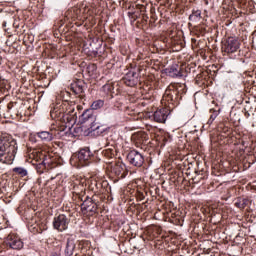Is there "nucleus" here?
Here are the masks:
<instances>
[{"mask_svg": "<svg viewBox=\"0 0 256 256\" xmlns=\"http://www.w3.org/2000/svg\"><path fill=\"white\" fill-rule=\"evenodd\" d=\"M17 140L11 136L0 137V163L3 165H13L17 155Z\"/></svg>", "mask_w": 256, "mask_h": 256, "instance_id": "1", "label": "nucleus"}, {"mask_svg": "<svg viewBox=\"0 0 256 256\" xmlns=\"http://www.w3.org/2000/svg\"><path fill=\"white\" fill-rule=\"evenodd\" d=\"M65 107V104H56L53 110L50 111L51 117H54L55 119H63V121H67V123L75 121V115L70 114L73 113V110L65 113Z\"/></svg>", "mask_w": 256, "mask_h": 256, "instance_id": "2", "label": "nucleus"}, {"mask_svg": "<svg viewBox=\"0 0 256 256\" xmlns=\"http://www.w3.org/2000/svg\"><path fill=\"white\" fill-rule=\"evenodd\" d=\"M127 161L133 167H138L139 168V167H143V164L145 163V157L139 151L131 150L127 154Z\"/></svg>", "mask_w": 256, "mask_h": 256, "instance_id": "3", "label": "nucleus"}, {"mask_svg": "<svg viewBox=\"0 0 256 256\" xmlns=\"http://www.w3.org/2000/svg\"><path fill=\"white\" fill-rule=\"evenodd\" d=\"M241 47V42L235 37H229L222 45L224 53H237Z\"/></svg>", "mask_w": 256, "mask_h": 256, "instance_id": "4", "label": "nucleus"}, {"mask_svg": "<svg viewBox=\"0 0 256 256\" xmlns=\"http://www.w3.org/2000/svg\"><path fill=\"white\" fill-rule=\"evenodd\" d=\"M72 159L78 163L79 167H85L91 159V150L89 148H83Z\"/></svg>", "mask_w": 256, "mask_h": 256, "instance_id": "5", "label": "nucleus"}, {"mask_svg": "<svg viewBox=\"0 0 256 256\" xmlns=\"http://www.w3.org/2000/svg\"><path fill=\"white\" fill-rule=\"evenodd\" d=\"M80 123H88L90 125L91 131H97L99 130V125L95 123V115H93L92 110H86L82 113L80 116Z\"/></svg>", "mask_w": 256, "mask_h": 256, "instance_id": "6", "label": "nucleus"}, {"mask_svg": "<svg viewBox=\"0 0 256 256\" xmlns=\"http://www.w3.org/2000/svg\"><path fill=\"white\" fill-rule=\"evenodd\" d=\"M122 81L125 85H127V87H135V85L139 83V74H137V71L135 69L131 68L124 75Z\"/></svg>", "mask_w": 256, "mask_h": 256, "instance_id": "7", "label": "nucleus"}, {"mask_svg": "<svg viewBox=\"0 0 256 256\" xmlns=\"http://www.w3.org/2000/svg\"><path fill=\"white\" fill-rule=\"evenodd\" d=\"M53 227L56 231H67L69 227V218H67L64 214H60L53 220Z\"/></svg>", "mask_w": 256, "mask_h": 256, "instance_id": "8", "label": "nucleus"}, {"mask_svg": "<svg viewBox=\"0 0 256 256\" xmlns=\"http://www.w3.org/2000/svg\"><path fill=\"white\" fill-rule=\"evenodd\" d=\"M112 175L118 177V179H125L129 171L127 170V166L123 162H116L111 168Z\"/></svg>", "mask_w": 256, "mask_h": 256, "instance_id": "9", "label": "nucleus"}, {"mask_svg": "<svg viewBox=\"0 0 256 256\" xmlns=\"http://www.w3.org/2000/svg\"><path fill=\"white\" fill-rule=\"evenodd\" d=\"M63 131L65 130L51 129L50 131H41L37 133V137H39L41 141H45L46 143H49V141H53L54 137H61V133H63Z\"/></svg>", "mask_w": 256, "mask_h": 256, "instance_id": "10", "label": "nucleus"}, {"mask_svg": "<svg viewBox=\"0 0 256 256\" xmlns=\"http://www.w3.org/2000/svg\"><path fill=\"white\" fill-rule=\"evenodd\" d=\"M81 210L83 213H88V215H95L97 213V203L92 198L87 197L81 205Z\"/></svg>", "mask_w": 256, "mask_h": 256, "instance_id": "11", "label": "nucleus"}, {"mask_svg": "<svg viewBox=\"0 0 256 256\" xmlns=\"http://www.w3.org/2000/svg\"><path fill=\"white\" fill-rule=\"evenodd\" d=\"M6 245H8L10 249H23V241H21V238L15 234H10L7 236Z\"/></svg>", "mask_w": 256, "mask_h": 256, "instance_id": "12", "label": "nucleus"}, {"mask_svg": "<svg viewBox=\"0 0 256 256\" xmlns=\"http://www.w3.org/2000/svg\"><path fill=\"white\" fill-rule=\"evenodd\" d=\"M165 73L169 77H183V72H181V66L179 64H172L170 67L165 69Z\"/></svg>", "mask_w": 256, "mask_h": 256, "instance_id": "13", "label": "nucleus"}, {"mask_svg": "<svg viewBox=\"0 0 256 256\" xmlns=\"http://www.w3.org/2000/svg\"><path fill=\"white\" fill-rule=\"evenodd\" d=\"M71 90L75 95H83L85 93V82L78 80L71 84Z\"/></svg>", "mask_w": 256, "mask_h": 256, "instance_id": "14", "label": "nucleus"}, {"mask_svg": "<svg viewBox=\"0 0 256 256\" xmlns=\"http://www.w3.org/2000/svg\"><path fill=\"white\" fill-rule=\"evenodd\" d=\"M153 117L156 123H165L167 121V110L165 109L156 110L154 112Z\"/></svg>", "mask_w": 256, "mask_h": 256, "instance_id": "15", "label": "nucleus"}, {"mask_svg": "<svg viewBox=\"0 0 256 256\" xmlns=\"http://www.w3.org/2000/svg\"><path fill=\"white\" fill-rule=\"evenodd\" d=\"M75 247H76L75 240L68 238L66 242V247L64 250V255L72 256L73 253H75Z\"/></svg>", "mask_w": 256, "mask_h": 256, "instance_id": "16", "label": "nucleus"}, {"mask_svg": "<svg viewBox=\"0 0 256 256\" xmlns=\"http://www.w3.org/2000/svg\"><path fill=\"white\" fill-rule=\"evenodd\" d=\"M201 19H202L201 10L193 9L192 13L189 16V21H192V23H199Z\"/></svg>", "mask_w": 256, "mask_h": 256, "instance_id": "17", "label": "nucleus"}, {"mask_svg": "<svg viewBox=\"0 0 256 256\" xmlns=\"http://www.w3.org/2000/svg\"><path fill=\"white\" fill-rule=\"evenodd\" d=\"M28 229L31 233H40L39 230V221L37 220H31V222H29L28 224Z\"/></svg>", "mask_w": 256, "mask_h": 256, "instance_id": "18", "label": "nucleus"}, {"mask_svg": "<svg viewBox=\"0 0 256 256\" xmlns=\"http://www.w3.org/2000/svg\"><path fill=\"white\" fill-rule=\"evenodd\" d=\"M13 172L16 173V175H19L20 177H27L28 175L27 169L23 167H15L13 168Z\"/></svg>", "mask_w": 256, "mask_h": 256, "instance_id": "19", "label": "nucleus"}, {"mask_svg": "<svg viewBox=\"0 0 256 256\" xmlns=\"http://www.w3.org/2000/svg\"><path fill=\"white\" fill-rule=\"evenodd\" d=\"M103 105H105V101L96 100L92 103L91 109L94 110V111H97L98 109H101V107H103Z\"/></svg>", "mask_w": 256, "mask_h": 256, "instance_id": "20", "label": "nucleus"}, {"mask_svg": "<svg viewBox=\"0 0 256 256\" xmlns=\"http://www.w3.org/2000/svg\"><path fill=\"white\" fill-rule=\"evenodd\" d=\"M210 113H212L210 115V118L208 119V125H211L213 123V121H215V119H217V117L219 116V111L215 110V109H210Z\"/></svg>", "mask_w": 256, "mask_h": 256, "instance_id": "21", "label": "nucleus"}, {"mask_svg": "<svg viewBox=\"0 0 256 256\" xmlns=\"http://www.w3.org/2000/svg\"><path fill=\"white\" fill-rule=\"evenodd\" d=\"M9 81L7 79L0 76V95L1 93H5V89H7Z\"/></svg>", "mask_w": 256, "mask_h": 256, "instance_id": "22", "label": "nucleus"}, {"mask_svg": "<svg viewBox=\"0 0 256 256\" xmlns=\"http://www.w3.org/2000/svg\"><path fill=\"white\" fill-rule=\"evenodd\" d=\"M248 200L247 199H238L235 202V207H238V209H244L247 207Z\"/></svg>", "mask_w": 256, "mask_h": 256, "instance_id": "23", "label": "nucleus"}, {"mask_svg": "<svg viewBox=\"0 0 256 256\" xmlns=\"http://www.w3.org/2000/svg\"><path fill=\"white\" fill-rule=\"evenodd\" d=\"M38 228H39L40 233H43L44 231H47V224L45 222H41V220H39Z\"/></svg>", "mask_w": 256, "mask_h": 256, "instance_id": "24", "label": "nucleus"}, {"mask_svg": "<svg viewBox=\"0 0 256 256\" xmlns=\"http://www.w3.org/2000/svg\"><path fill=\"white\" fill-rule=\"evenodd\" d=\"M15 105H17V103L15 102L8 103L7 105L8 113H15V110H13L15 108Z\"/></svg>", "mask_w": 256, "mask_h": 256, "instance_id": "25", "label": "nucleus"}, {"mask_svg": "<svg viewBox=\"0 0 256 256\" xmlns=\"http://www.w3.org/2000/svg\"><path fill=\"white\" fill-rule=\"evenodd\" d=\"M83 183L84 182H81V185H77V183H76L74 186V191H77V189H79V187H80L81 192H83L85 190V186H83Z\"/></svg>", "mask_w": 256, "mask_h": 256, "instance_id": "26", "label": "nucleus"}, {"mask_svg": "<svg viewBox=\"0 0 256 256\" xmlns=\"http://www.w3.org/2000/svg\"><path fill=\"white\" fill-rule=\"evenodd\" d=\"M96 189H101V182H95Z\"/></svg>", "mask_w": 256, "mask_h": 256, "instance_id": "27", "label": "nucleus"}, {"mask_svg": "<svg viewBox=\"0 0 256 256\" xmlns=\"http://www.w3.org/2000/svg\"><path fill=\"white\" fill-rule=\"evenodd\" d=\"M139 135H140V136H143V135H145V134H143V133H140V134H138V136H139Z\"/></svg>", "mask_w": 256, "mask_h": 256, "instance_id": "28", "label": "nucleus"}, {"mask_svg": "<svg viewBox=\"0 0 256 256\" xmlns=\"http://www.w3.org/2000/svg\"><path fill=\"white\" fill-rule=\"evenodd\" d=\"M107 87H109V86L105 85V86H104V89H107Z\"/></svg>", "mask_w": 256, "mask_h": 256, "instance_id": "29", "label": "nucleus"}]
</instances>
